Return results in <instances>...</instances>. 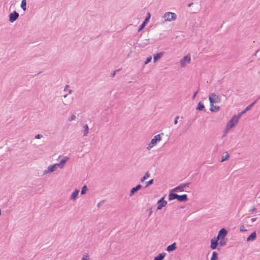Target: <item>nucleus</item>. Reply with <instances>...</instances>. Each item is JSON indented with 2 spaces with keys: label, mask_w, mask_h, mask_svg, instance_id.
Listing matches in <instances>:
<instances>
[{
  "label": "nucleus",
  "mask_w": 260,
  "mask_h": 260,
  "mask_svg": "<svg viewBox=\"0 0 260 260\" xmlns=\"http://www.w3.org/2000/svg\"><path fill=\"white\" fill-rule=\"evenodd\" d=\"M69 159L68 156H64L60 161L58 164H56L60 168L63 167V164H65Z\"/></svg>",
  "instance_id": "13"
},
{
  "label": "nucleus",
  "mask_w": 260,
  "mask_h": 260,
  "mask_svg": "<svg viewBox=\"0 0 260 260\" xmlns=\"http://www.w3.org/2000/svg\"><path fill=\"white\" fill-rule=\"evenodd\" d=\"M192 5H193V3H189V4L188 5V7H191Z\"/></svg>",
  "instance_id": "49"
},
{
  "label": "nucleus",
  "mask_w": 260,
  "mask_h": 260,
  "mask_svg": "<svg viewBox=\"0 0 260 260\" xmlns=\"http://www.w3.org/2000/svg\"><path fill=\"white\" fill-rule=\"evenodd\" d=\"M256 218H252L251 219V222H253L254 221H255Z\"/></svg>",
  "instance_id": "48"
},
{
  "label": "nucleus",
  "mask_w": 260,
  "mask_h": 260,
  "mask_svg": "<svg viewBox=\"0 0 260 260\" xmlns=\"http://www.w3.org/2000/svg\"><path fill=\"white\" fill-rule=\"evenodd\" d=\"M163 18L165 21H171L176 19L177 15L175 13L168 12L164 14Z\"/></svg>",
  "instance_id": "1"
},
{
  "label": "nucleus",
  "mask_w": 260,
  "mask_h": 260,
  "mask_svg": "<svg viewBox=\"0 0 260 260\" xmlns=\"http://www.w3.org/2000/svg\"><path fill=\"white\" fill-rule=\"evenodd\" d=\"M153 146H154V145H152V144H151V143H150V144H149L148 146H147V149L150 150Z\"/></svg>",
  "instance_id": "41"
},
{
  "label": "nucleus",
  "mask_w": 260,
  "mask_h": 260,
  "mask_svg": "<svg viewBox=\"0 0 260 260\" xmlns=\"http://www.w3.org/2000/svg\"><path fill=\"white\" fill-rule=\"evenodd\" d=\"M238 120H237V117L236 116H233L231 120L228 122L226 125V128L228 129L232 128L234 126H235L237 123Z\"/></svg>",
  "instance_id": "3"
},
{
  "label": "nucleus",
  "mask_w": 260,
  "mask_h": 260,
  "mask_svg": "<svg viewBox=\"0 0 260 260\" xmlns=\"http://www.w3.org/2000/svg\"><path fill=\"white\" fill-rule=\"evenodd\" d=\"M256 101H255L252 103H251L250 105L247 106L246 107V108L245 109V111H246V112H247V111L250 110L251 109V108L254 106V105L256 103Z\"/></svg>",
  "instance_id": "29"
},
{
  "label": "nucleus",
  "mask_w": 260,
  "mask_h": 260,
  "mask_svg": "<svg viewBox=\"0 0 260 260\" xmlns=\"http://www.w3.org/2000/svg\"><path fill=\"white\" fill-rule=\"evenodd\" d=\"M151 59H152V57L151 56L147 57L146 60L144 62L145 64H147L148 63H149L151 61Z\"/></svg>",
  "instance_id": "32"
},
{
  "label": "nucleus",
  "mask_w": 260,
  "mask_h": 260,
  "mask_svg": "<svg viewBox=\"0 0 260 260\" xmlns=\"http://www.w3.org/2000/svg\"><path fill=\"white\" fill-rule=\"evenodd\" d=\"M68 91V92L69 94H71L72 92V90H71V89H69Z\"/></svg>",
  "instance_id": "50"
},
{
  "label": "nucleus",
  "mask_w": 260,
  "mask_h": 260,
  "mask_svg": "<svg viewBox=\"0 0 260 260\" xmlns=\"http://www.w3.org/2000/svg\"><path fill=\"white\" fill-rule=\"evenodd\" d=\"M67 96V94H65V95H63V97H64V98H66Z\"/></svg>",
  "instance_id": "52"
},
{
  "label": "nucleus",
  "mask_w": 260,
  "mask_h": 260,
  "mask_svg": "<svg viewBox=\"0 0 260 260\" xmlns=\"http://www.w3.org/2000/svg\"><path fill=\"white\" fill-rule=\"evenodd\" d=\"M79 192V190L76 189L72 193L70 199L71 200H75L78 195Z\"/></svg>",
  "instance_id": "20"
},
{
  "label": "nucleus",
  "mask_w": 260,
  "mask_h": 260,
  "mask_svg": "<svg viewBox=\"0 0 260 260\" xmlns=\"http://www.w3.org/2000/svg\"><path fill=\"white\" fill-rule=\"evenodd\" d=\"M19 14L16 11H14L11 13L9 16V20L10 22H13L16 21L19 17Z\"/></svg>",
  "instance_id": "5"
},
{
  "label": "nucleus",
  "mask_w": 260,
  "mask_h": 260,
  "mask_svg": "<svg viewBox=\"0 0 260 260\" xmlns=\"http://www.w3.org/2000/svg\"><path fill=\"white\" fill-rule=\"evenodd\" d=\"M41 73V72H39L37 75H38L39 74H40Z\"/></svg>",
  "instance_id": "53"
},
{
  "label": "nucleus",
  "mask_w": 260,
  "mask_h": 260,
  "mask_svg": "<svg viewBox=\"0 0 260 260\" xmlns=\"http://www.w3.org/2000/svg\"><path fill=\"white\" fill-rule=\"evenodd\" d=\"M242 115L241 114V113H238V115H234V116H236V117H237V120H238L241 117V116H242Z\"/></svg>",
  "instance_id": "42"
},
{
  "label": "nucleus",
  "mask_w": 260,
  "mask_h": 260,
  "mask_svg": "<svg viewBox=\"0 0 260 260\" xmlns=\"http://www.w3.org/2000/svg\"><path fill=\"white\" fill-rule=\"evenodd\" d=\"M154 180L153 179H150L149 181L146 182L145 187L152 184L153 183Z\"/></svg>",
  "instance_id": "31"
},
{
  "label": "nucleus",
  "mask_w": 260,
  "mask_h": 260,
  "mask_svg": "<svg viewBox=\"0 0 260 260\" xmlns=\"http://www.w3.org/2000/svg\"><path fill=\"white\" fill-rule=\"evenodd\" d=\"M246 112V111H245V109H244V110H243L242 111H241L240 113H241V114L243 115L244 114V113H245Z\"/></svg>",
  "instance_id": "46"
},
{
  "label": "nucleus",
  "mask_w": 260,
  "mask_h": 260,
  "mask_svg": "<svg viewBox=\"0 0 260 260\" xmlns=\"http://www.w3.org/2000/svg\"><path fill=\"white\" fill-rule=\"evenodd\" d=\"M43 137V136L41 134H38L37 135L35 136V139H41Z\"/></svg>",
  "instance_id": "37"
},
{
  "label": "nucleus",
  "mask_w": 260,
  "mask_h": 260,
  "mask_svg": "<svg viewBox=\"0 0 260 260\" xmlns=\"http://www.w3.org/2000/svg\"><path fill=\"white\" fill-rule=\"evenodd\" d=\"M229 157V154L226 152L224 155H222L221 158L220 162H223L227 160Z\"/></svg>",
  "instance_id": "26"
},
{
  "label": "nucleus",
  "mask_w": 260,
  "mask_h": 260,
  "mask_svg": "<svg viewBox=\"0 0 260 260\" xmlns=\"http://www.w3.org/2000/svg\"><path fill=\"white\" fill-rule=\"evenodd\" d=\"M69 87V86L68 85H67L65 87H64V91H67V88Z\"/></svg>",
  "instance_id": "45"
},
{
  "label": "nucleus",
  "mask_w": 260,
  "mask_h": 260,
  "mask_svg": "<svg viewBox=\"0 0 260 260\" xmlns=\"http://www.w3.org/2000/svg\"><path fill=\"white\" fill-rule=\"evenodd\" d=\"M210 110L211 112H217V111H219L220 109L219 106H214V104H210Z\"/></svg>",
  "instance_id": "21"
},
{
  "label": "nucleus",
  "mask_w": 260,
  "mask_h": 260,
  "mask_svg": "<svg viewBox=\"0 0 260 260\" xmlns=\"http://www.w3.org/2000/svg\"><path fill=\"white\" fill-rule=\"evenodd\" d=\"M164 52H160L153 55V61L154 62L156 61L158 59H160L163 55Z\"/></svg>",
  "instance_id": "15"
},
{
  "label": "nucleus",
  "mask_w": 260,
  "mask_h": 260,
  "mask_svg": "<svg viewBox=\"0 0 260 260\" xmlns=\"http://www.w3.org/2000/svg\"><path fill=\"white\" fill-rule=\"evenodd\" d=\"M104 202V201H102V202H101L99 203L98 204V205H97V206H98V207H100V206H101V203H102V202Z\"/></svg>",
  "instance_id": "47"
},
{
  "label": "nucleus",
  "mask_w": 260,
  "mask_h": 260,
  "mask_svg": "<svg viewBox=\"0 0 260 260\" xmlns=\"http://www.w3.org/2000/svg\"><path fill=\"white\" fill-rule=\"evenodd\" d=\"M150 173L148 172H147L144 176L141 179V182H144L145 180H146L148 178L150 177Z\"/></svg>",
  "instance_id": "27"
},
{
  "label": "nucleus",
  "mask_w": 260,
  "mask_h": 260,
  "mask_svg": "<svg viewBox=\"0 0 260 260\" xmlns=\"http://www.w3.org/2000/svg\"><path fill=\"white\" fill-rule=\"evenodd\" d=\"M209 100L210 104H213L214 103H219L220 102V99L219 96L214 93L209 94Z\"/></svg>",
  "instance_id": "2"
},
{
  "label": "nucleus",
  "mask_w": 260,
  "mask_h": 260,
  "mask_svg": "<svg viewBox=\"0 0 260 260\" xmlns=\"http://www.w3.org/2000/svg\"><path fill=\"white\" fill-rule=\"evenodd\" d=\"M190 56L189 55H186L180 60V63L181 67H185L186 63H189L190 62Z\"/></svg>",
  "instance_id": "4"
},
{
  "label": "nucleus",
  "mask_w": 260,
  "mask_h": 260,
  "mask_svg": "<svg viewBox=\"0 0 260 260\" xmlns=\"http://www.w3.org/2000/svg\"><path fill=\"white\" fill-rule=\"evenodd\" d=\"M20 7L23 11H25L26 10V0H22Z\"/></svg>",
  "instance_id": "25"
},
{
  "label": "nucleus",
  "mask_w": 260,
  "mask_h": 260,
  "mask_svg": "<svg viewBox=\"0 0 260 260\" xmlns=\"http://www.w3.org/2000/svg\"><path fill=\"white\" fill-rule=\"evenodd\" d=\"M166 255V253H159L158 255L154 257L153 260H162Z\"/></svg>",
  "instance_id": "23"
},
{
  "label": "nucleus",
  "mask_w": 260,
  "mask_h": 260,
  "mask_svg": "<svg viewBox=\"0 0 260 260\" xmlns=\"http://www.w3.org/2000/svg\"><path fill=\"white\" fill-rule=\"evenodd\" d=\"M83 136H87L89 131V127L88 125L87 124H84L83 126Z\"/></svg>",
  "instance_id": "22"
},
{
  "label": "nucleus",
  "mask_w": 260,
  "mask_h": 260,
  "mask_svg": "<svg viewBox=\"0 0 260 260\" xmlns=\"http://www.w3.org/2000/svg\"><path fill=\"white\" fill-rule=\"evenodd\" d=\"M142 187L141 184L137 185L136 187L132 188L131 189L129 196H132L135 192L140 190Z\"/></svg>",
  "instance_id": "12"
},
{
  "label": "nucleus",
  "mask_w": 260,
  "mask_h": 260,
  "mask_svg": "<svg viewBox=\"0 0 260 260\" xmlns=\"http://www.w3.org/2000/svg\"><path fill=\"white\" fill-rule=\"evenodd\" d=\"M255 210V207H253L252 209H250L249 212H253V211H254Z\"/></svg>",
  "instance_id": "44"
},
{
  "label": "nucleus",
  "mask_w": 260,
  "mask_h": 260,
  "mask_svg": "<svg viewBox=\"0 0 260 260\" xmlns=\"http://www.w3.org/2000/svg\"><path fill=\"white\" fill-rule=\"evenodd\" d=\"M218 244H219L220 246H224V245H226V241H224V240H221V241H220L218 243Z\"/></svg>",
  "instance_id": "35"
},
{
  "label": "nucleus",
  "mask_w": 260,
  "mask_h": 260,
  "mask_svg": "<svg viewBox=\"0 0 260 260\" xmlns=\"http://www.w3.org/2000/svg\"><path fill=\"white\" fill-rule=\"evenodd\" d=\"M219 240L217 238H214L211 240L210 247L212 249L214 250L216 249L217 246L218 244V241Z\"/></svg>",
  "instance_id": "11"
},
{
  "label": "nucleus",
  "mask_w": 260,
  "mask_h": 260,
  "mask_svg": "<svg viewBox=\"0 0 260 260\" xmlns=\"http://www.w3.org/2000/svg\"><path fill=\"white\" fill-rule=\"evenodd\" d=\"M178 198V194L176 193L172 192V191H171L169 194V200L170 201L173 200L175 199H177Z\"/></svg>",
  "instance_id": "17"
},
{
  "label": "nucleus",
  "mask_w": 260,
  "mask_h": 260,
  "mask_svg": "<svg viewBox=\"0 0 260 260\" xmlns=\"http://www.w3.org/2000/svg\"><path fill=\"white\" fill-rule=\"evenodd\" d=\"M160 135H163L164 134L163 133H161V134H158V135H155L153 138H152L151 140V144H152V145H155L159 141H160L161 140V137H160Z\"/></svg>",
  "instance_id": "9"
},
{
  "label": "nucleus",
  "mask_w": 260,
  "mask_h": 260,
  "mask_svg": "<svg viewBox=\"0 0 260 260\" xmlns=\"http://www.w3.org/2000/svg\"><path fill=\"white\" fill-rule=\"evenodd\" d=\"M256 238V234L255 232H253L251 233L247 238V241H251L254 240Z\"/></svg>",
  "instance_id": "18"
},
{
  "label": "nucleus",
  "mask_w": 260,
  "mask_h": 260,
  "mask_svg": "<svg viewBox=\"0 0 260 260\" xmlns=\"http://www.w3.org/2000/svg\"><path fill=\"white\" fill-rule=\"evenodd\" d=\"M165 197H162L160 200H159L157 201V210H160L162 209V207L166 206V205L167 204V201L164 200Z\"/></svg>",
  "instance_id": "6"
},
{
  "label": "nucleus",
  "mask_w": 260,
  "mask_h": 260,
  "mask_svg": "<svg viewBox=\"0 0 260 260\" xmlns=\"http://www.w3.org/2000/svg\"><path fill=\"white\" fill-rule=\"evenodd\" d=\"M89 255H88V254L86 253L83 255L81 260H89Z\"/></svg>",
  "instance_id": "33"
},
{
  "label": "nucleus",
  "mask_w": 260,
  "mask_h": 260,
  "mask_svg": "<svg viewBox=\"0 0 260 260\" xmlns=\"http://www.w3.org/2000/svg\"><path fill=\"white\" fill-rule=\"evenodd\" d=\"M240 231L241 232H246L247 231V230L245 229V228L244 226V225H241L240 227V229H239Z\"/></svg>",
  "instance_id": "34"
},
{
  "label": "nucleus",
  "mask_w": 260,
  "mask_h": 260,
  "mask_svg": "<svg viewBox=\"0 0 260 260\" xmlns=\"http://www.w3.org/2000/svg\"><path fill=\"white\" fill-rule=\"evenodd\" d=\"M57 167L58 166L56 164L48 166L47 169L43 172V174L46 175L47 174L53 172L55 170Z\"/></svg>",
  "instance_id": "7"
},
{
  "label": "nucleus",
  "mask_w": 260,
  "mask_h": 260,
  "mask_svg": "<svg viewBox=\"0 0 260 260\" xmlns=\"http://www.w3.org/2000/svg\"><path fill=\"white\" fill-rule=\"evenodd\" d=\"M180 189V187L179 188L178 186L175 187L173 188L171 191H172V192L174 191H179Z\"/></svg>",
  "instance_id": "38"
},
{
  "label": "nucleus",
  "mask_w": 260,
  "mask_h": 260,
  "mask_svg": "<svg viewBox=\"0 0 260 260\" xmlns=\"http://www.w3.org/2000/svg\"><path fill=\"white\" fill-rule=\"evenodd\" d=\"M228 232L227 231L224 229H221L220 230V231L218 232V235L216 237L217 238V239H223L225 236L226 235Z\"/></svg>",
  "instance_id": "8"
},
{
  "label": "nucleus",
  "mask_w": 260,
  "mask_h": 260,
  "mask_svg": "<svg viewBox=\"0 0 260 260\" xmlns=\"http://www.w3.org/2000/svg\"><path fill=\"white\" fill-rule=\"evenodd\" d=\"M205 108V106L202 102H200L196 108V109L199 111H202Z\"/></svg>",
  "instance_id": "24"
},
{
  "label": "nucleus",
  "mask_w": 260,
  "mask_h": 260,
  "mask_svg": "<svg viewBox=\"0 0 260 260\" xmlns=\"http://www.w3.org/2000/svg\"><path fill=\"white\" fill-rule=\"evenodd\" d=\"M190 184V182H187L186 183L181 184L178 185V187L179 188L180 187L179 191H183L184 188L186 187H188Z\"/></svg>",
  "instance_id": "19"
},
{
  "label": "nucleus",
  "mask_w": 260,
  "mask_h": 260,
  "mask_svg": "<svg viewBox=\"0 0 260 260\" xmlns=\"http://www.w3.org/2000/svg\"><path fill=\"white\" fill-rule=\"evenodd\" d=\"M177 200L180 202H186L188 200V197L186 194H183L182 195L178 194V198H177Z\"/></svg>",
  "instance_id": "14"
},
{
  "label": "nucleus",
  "mask_w": 260,
  "mask_h": 260,
  "mask_svg": "<svg viewBox=\"0 0 260 260\" xmlns=\"http://www.w3.org/2000/svg\"><path fill=\"white\" fill-rule=\"evenodd\" d=\"M76 119V116L75 115H72L70 118L69 119V120L71 121Z\"/></svg>",
  "instance_id": "36"
},
{
  "label": "nucleus",
  "mask_w": 260,
  "mask_h": 260,
  "mask_svg": "<svg viewBox=\"0 0 260 260\" xmlns=\"http://www.w3.org/2000/svg\"><path fill=\"white\" fill-rule=\"evenodd\" d=\"M198 93V90H197V91H196L194 94H193L192 95V100H194L197 94V93Z\"/></svg>",
  "instance_id": "40"
},
{
  "label": "nucleus",
  "mask_w": 260,
  "mask_h": 260,
  "mask_svg": "<svg viewBox=\"0 0 260 260\" xmlns=\"http://www.w3.org/2000/svg\"><path fill=\"white\" fill-rule=\"evenodd\" d=\"M118 71V70H117V71ZM116 72V71H115L113 72L111 74V75H110V77H114V76L115 75Z\"/></svg>",
  "instance_id": "43"
},
{
  "label": "nucleus",
  "mask_w": 260,
  "mask_h": 260,
  "mask_svg": "<svg viewBox=\"0 0 260 260\" xmlns=\"http://www.w3.org/2000/svg\"><path fill=\"white\" fill-rule=\"evenodd\" d=\"M150 18V14L149 13H148L147 16L145 18V19L144 21L143 22V23L140 25L139 29H138V31H140L144 28L146 24L149 20Z\"/></svg>",
  "instance_id": "10"
},
{
  "label": "nucleus",
  "mask_w": 260,
  "mask_h": 260,
  "mask_svg": "<svg viewBox=\"0 0 260 260\" xmlns=\"http://www.w3.org/2000/svg\"><path fill=\"white\" fill-rule=\"evenodd\" d=\"M218 259V254L216 251H213L210 260H217Z\"/></svg>",
  "instance_id": "28"
},
{
  "label": "nucleus",
  "mask_w": 260,
  "mask_h": 260,
  "mask_svg": "<svg viewBox=\"0 0 260 260\" xmlns=\"http://www.w3.org/2000/svg\"><path fill=\"white\" fill-rule=\"evenodd\" d=\"M151 213H152V211H151V210H150V211L149 212V215H150Z\"/></svg>",
  "instance_id": "51"
},
{
  "label": "nucleus",
  "mask_w": 260,
  "mask_h": 260,
  "mask_svg": "<svg viewBox=\"0 0 260 260\" xmlns=\"http://www.w3.org/2000/svg\"><path fill=\"white\" fill-rule=\"evenodd\" d=\"M176 249V243L174 242V243H172V244L169 245L167 247V249L166 250L168 252H171V251H174Z\"/></svg>",
  "instance_id": "16"
},
{
  "label": "nucleus",
  "mask_w": 260,
  "mask_h": 260,
  "mask_svg": "<svg viewBox=\"0 0 260 260\" xmlns=\"http://www.w3.org/2000/svg\"><path fill=\"white\" fill-rule=\"evenodd\" d=\"M87 190V187L86 185H85L81 188V194H85Z\"/></svg>",
  "instance_id": "30"
},
{
  "label": "nucleus",
  "mask_w": 260,
  "mask_h": 260,
  "mask_svg": "<svg viewBox=\"0 0 260 260\" xmlns=\"http://www.w3.org/2000/svg\"><path fill=\"white\" fill-rule=\"evenodd\" d=\"M179 119V116H176L175 118V120H174V124H176L177 123H178V119Z\"/></svg>",
  "instance_id": "39"
}]
</instances>
